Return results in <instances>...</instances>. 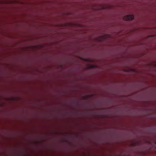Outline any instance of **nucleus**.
Returning <instances> with one entry per match:
<instances>
[{"label": "nucleus", "instance_id": "nucleus-1", "mask_svg": "<svg viewBox=\"0 0 156 156\" xmlns=\"http://www.w3.org/2000/svg\"><path fill=\"white\" fill-rule=\"evenodd\" d=\"M134 19V16L132 15H129L124 16L123 19L125 20H132Z\"/></svg>", "mask_w": 156, "mask_h": 156}]
</instances>
